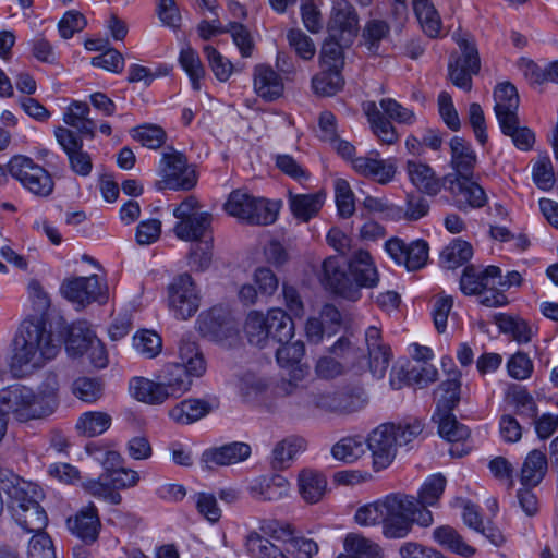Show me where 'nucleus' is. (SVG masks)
Instances as JSON below:
<instances>
[{
  "mask_svg": "<svg viewBox=\"0 0 558 558\" xmlns=\"http://www.w3.org/2000/svg\"><path fill=\"white\" fill-rule=\"evenodd\" d=\"M206 372V362L195 342L182 339L179 344V362L168 363L155 379L134 377L130 380V395L137 401L158 405L169 399H179L190 391L194 378Z\"/></svg>",
  "mask_w": 558,
  "mask_h": 558,
  "instance_id": "1",
  "label": "nucleus"
},
{
  "mask_svg": "<svg viewBox=\"0 0 558 558\" xmlns=\"http://www.w3.org/2000/svg\"><path fill=\"white\" fill-rule=\"evenodd\" d=\"M40 317L25 318L14 338V353L10 368L15 376H24L41 368L57 357L61 341L47 329Z\"/></svg>",
  "mask_w": 558,
  "mask_h": 558,
  "instance_id": "2",
  "label": "nucleus"
},
{
  "mask_svg": "<svg viewBox=\"0 0 558 558\" xmlns=\"http://www.w3.org/2000/svg\"><path fill=\"white\" fill-rule=\"evenodd\" d=\"M450 163L456 173L444 177V185L453 197L454 206L462 211L485 206L487 195L484 189L472 181L476 165L472 146L462 137L454 136L450 141Z\"/></svg>",
  "mask_w": 558,
  "mask_h": 558,
  "instance_id": "3",
  "label": "nucleus"
},
{
  "mask_svg": "<svg viewBox=\"0 0 558 558\" xmlns=\"http://www.w3.org/2000/svg\"><path fill=\"white\" fill-rule=\"evenodd\" d=\"M2 493L7 495V507L15 523L26 533L45 531L48 515L39 505L38 486L8 472L2 474Z\"/></svg>",
  "mask_w": 558,
  "mask_h": 558,
  "instance_id": "4",
  "label": "nucleus"
},
{
  "mask_svg": "<svg viewBox=\"0 0 558 558\" xmlns=\"http://www.w3.org/2000/svg\"><path fill=\"white\" fill-rule=\"evenodd\" d=\"M423 432V423L416 418L405 423H384L371 432L366 447L372 452L373 468L381 471L388 468L401 446L410 444Z\"/></svg>",
  "mask_w": 558,
  "mask_h": 558,
  "instance_id": "5",
  "label": "nucleus"
},
{
  "mask_svg": "<svg viewBox=\"0 0 558 558\" xmlns=\"http://www.w3.org/2000/svg\"><path fill=\"white\" fill-rule=\"evenodd\" d=\"M384 530L386 538H403L413 524L427 527L433 524V514L428 509H420L416 498L403 494H390L383 498Z\"/></svg>",
  "mask_w": 558,
  "mask_h": 558,
  "instance_id": "6",
  "label": "nucleus"
},
{
  "mask_svg": "<svg viewBox=\"0 0 558 558\" xmlns=\"http://www.w3.org/2000/svg\"><path fill=\"white\" fill-rule=\"evenodd\" d=\"M501 277L499 267L469 265L460 278V290L465 295H477L482 305L500 307L508 304L507 296L495 287L496 279Z\"/></svg>",
  "mask_w": 558,
  "mask_h": 558,
  "instance_id": "7",
  "label": "nucleus"
},
{
  "mask_svg": "<svg viewBox=\"0 0 558 558\" xmlns=\"http://www.w3.org/2000/svg\"><path fill=\"white\" fill-rule=\"evenodd\" d=\"M225 209L230 216L248 225L268 226L277 220L279 206L245 191L235 190L229 195Z\"/></svg>",
  "mask_w": 558,
  "mask_h": 558,
  "instance_id": "8",
  "label": "nucleus"
},
{
  "mask_svg": "<svg viewBox=\"0 0 558 558\" xmlns=\"http://www.w3.org/2000/svg\"><path fill=\"white\" fill-rule=\"evenodd\" d=\"M158 174L161 179L156 182V189L159 191H189L197 182L195 170L187 163L186 157L172 148L162 154Z\"/></svg>",
  "mask_w": 558,
  "mask_h": 558,
  "instance_id": "9",
  "label": "nucleus"
},
{
  "mask_svg": "<svg viewBox=\"0 0 558 558\" xmlns=\"http://www.w3.org/2000/svg\"><path fill=\"white\" fill-rule=\"evenodd\" d=\"M173 216L177 222L173 227L175 236L182 241H198L211 225V215L207 211H199V204L196 197L187 196L174 209Z\"/></svg>",
  "mask_w": 558,
  "mask_h": 558,
  "instance_id": "10",
  "label": "nucleus"
},
{
  "mask_svg": "<svg viewBox=\"0 0 558 558\" xmlns=\"http://www.w3.org/2000/svg\"><path fill=\"white\" fill-rule=\"evenodd\" d=\"M7 168L8 172L32 194L47 197L53 192L54 182L51 174L29 157L16 155L8 162Z\"/></svg>",
  "mask_w": 558,
  "mask_h": 558,
  "instance_id": "11",
  "label": "nucleus"
},
{
  "mask_svg": "<svg viewBox=\"0 0 558 558\" xmlns=\"http://www.w3.org/2000/svg\"><path fill=\"white\" fill-rule=\"evenodd\" d=\"M167 292L169 311L177 319L186 320L198 311L199 291L189 274L177 276L168 286Z\"/></svg>",
  "mask_w": 558,
  "mask_h": 558,
  "instance_id": "12",
  "label": "nucleus"
},
{
  "mask_svg": "<svg viewBox=\"0 0 558 558\" xmlns=\"http://www.w3.org/2000/svg\"><path fill=\"white\" fill-rule=\"evenodd\" d=\"M3 415H12L20 422L45 417L36 393L24 385H12L2 389Z\"/></svg>",
  "mask_w": 558,
  "mask_h": 558,
  "instance_id": "13",
  "label": "nucleus"
},
{
  "mask_svg": "<svg viewBox=\"0 0 558 558\" xmlns=\"http://www.w3.org/2000/svg\"><path fill=\"white\" fill-rule=\"evenodd\" d=\"M456 43L462 56H451L448 64L449 77L454 86L469 92L472 88V75L480 71L478 52L474 44L463 36H458Z\"/></svg>",
  "mask_w": 558,
  "mask_h": 558,
  "instance_id": "14",
  "label": "nucleus"
},
{
  "mask_svg": "<svg viewBox=\"0 0 558 558\" xmlns=\"http://www.w3.org/2000/svg\"><path fill=\"white\" fill-rule=\"evenodd\" d=\"M260 532L271 539L286 544L283 551L294 558H312L318 553V545L310 538L293 536L288 524L275 520H264L259 525Z\"/></svg>",
  "mask_w": 558,
  "mask_h": 558,
  "instance_id": "15",
  "label": "nucleus"
},
{
  "mask_svg": "<svg viewBox=\"0 0 558 558\" xmlns=\"http://www.w3.org/2000/svg\"><path fill=\"white\" fill-rule=\"evenodd\" d=\"M106 290L97 275L66 279L61 286L64 298L81 306L93 302L105 303L108 300Z\"/></svg>",
  "mask_w": 558,
  "mask_h": 558,
  "instance_id": "16",
  "label": "nucleus"
},
{
  "mask_svg": "<svg viewBox=\"0 0 558 558\" xmlns=\"http://www.w3.org/2000/svg\"><path fill=\"white\" fill-rule=\"evenodd\" d=\"M54 136L68 157L70 169L77 175L88 177L93 170V159L83 149L82 137L64 126L56 128Z\"/></svg>",
  "mask_w": 558,
  "mask_h": 558,
  "instance_id": "17",
  "label": "nucleus"
},
{
  "mask_svg": "<svg viewBox=\"0 0 558 558\" xmlns=\"http://www.w3.org/2000/svg\"><path fill=\"white\" fill-rule=\"evenodd\" d=\"M385 251L396 264L404 266L409 271L423 268L428 259V244L423 240L407 244L399 238H391L385 243Z\"/></svg>",
  "mask_w": 558,
  "mask_h": 558,
  "instance_id": "18",
  "label": "nucleus"
},
{
  "mask_svg": "<svg viewBox=\"0 0 558 558\" xmlns=\"http://www.w3.org/2000/svg\"><path fill=\"white\" fill-rule=\"evenodd\" d=\"M197 323L203 336L216 342L232 341L238 336L236 323L222 308L214 307L207 313L201 314Z\"/></svg>",
  "mask_w": 558,
  "mask_h": 558,
  "instance_id": "19",
  "label": "nucleus"
},
{
  "mask_svg": "<svg viewBox=\"0 0 558 558\" xmlns=\"http://www.w3.org/2000/svg\"><path fill=\"white\" fill-rule=\"evenodd\" d=\"M322 281L332 292L347 300L357 301L361 298V292L345 271L344 263L337 257L331 256L324 260Z\"/></svg>",
  "mask_w": 558,
  "mask_h": 558,
  "instance_id": "20",
  "label": "nucleus"
},
{
  "mask_svg": "<svg viewBox=\"0 0 558 558\" xmlns=\"http://www.w3.org/2000/svg\"><path fill=\"white\" fill-rule=\"evenodd\" d=\"M251 446L242 441H232L206 449L201 457L204 470L228 466L245 461L251 456Z\"/></svg>",
  "mask_w": 558,
  "mask_h": 558,
  "instance_id": "21",
  "label": "nucleus"
},
{
  "mask_svg": "<svg viewBox=\"0 0 558 558\" xmlns=\"http://www.w3.org/2000/svg\"><path fill=\"white\" fill-rule=\"evenodd\" d=\"M359 17L353 5L348 0H335L328 32L339 36L344 44H351L357 33Z\"/></svg>",
  "mask_w": 558,
  "mask_h": 558,
  "instance_id": "22",
  "label": "nucleus"
},
{
  "mask_svg": "<svg viewBox=\"0 0 558 558\" xmlns=\"http://www.w3.org/2000/svg\"><path fill=\"white\" fill-rule=\"evenodd\" d=\"M352 168L361 175L372 178L379 184H388L395 179L397 163L395 159H381L378 153L352 159Z\"/></svg>",
  "mask_w": 558,
  "mask_h": 558,
  "instance_id": "23",
  "label": "nucleus"
},
{
  "mask_svg": "<svg viewBox=\"0 0 558 558\" xmlns=\"http://www.w3.org/2000/svg\"><path fill=\"white\" fill-rule=\"evenodd\" d=\"M66 523L70 532L87 544L98 538L101 527L98 510L93 502L69 518Z\"/></svg>",
  "mask_w": 558,
  "mask_h": 558,
  "instance_id": "24",
  "label": "nucleus"
},
{
  "mask_svg": "<svg viewBox=\"0 0 558 558\" xmlns=\"http://www.w3.org/2000/svg\"><path fill=\"white\" fill-rule=\"evenodd\" d=\"M350 275L353 283L361 292L362 288L372 289L379 282V272L375 262L367 251H356L349 262Z\"/></svg>",
  "mask_w": 558,
  "mask_h": 558,
  "instance_id": "25",
  "label": "nucleus"
},
{
  "mask_svg": "<svg viewBox=\"0 0 558 558\" xmlns=\"http://www.w3.org/2000/svg\"><path fill=\"white\" fill-rule=\"evenodd\" d=\"M405 172L410 182L421 192L435 196L444 185V181L436 175L430 166L421 161L411 159L405 162Z\"/></svg>",
  "mask_w": 558,
  "mask_h": 558,
  "instance_id": "26",
  "label": "nucleus"
},
{
  "mask_svg": "<svg viewBox=\"0 0 558 558\" xmlns=\"http://www.w3.org/2000/svg\"><path fill=\"white\" fill-rule=\"evenodd\" d=\"M365 342L369 355V369L374 377L383 378L389 366V348L383 343L381 331L376 326H371L365 331Z\"/></svg>",
  "mask_w": 558,
  "mask_h": 558,
  "instance_id": "27",
  "label": "nucleus"
},
{
  "mask_svg": "<svg viewBox=\"0 0 558 558\" xmlns=\"http://www.w3.org/2000/svg\"><path fill=\"white\" fill-rule=\"evenodd\" d=\"M289 481L281 475L271 477L260 476L253 480L248 486L252 498L258 501H277L288 496Z\"/></svg>",
  "mask_w": 558,
  "mask_h": 558,
  "instance_id": "28",
  "label": "nucleus"
},
{
  "mask_svg": "<svg viewBox=\"0 0 558 558\" xmlns=\"http://www.w3.org/2000/svg\"><path fill=\"white\" fill-rule=\"evenodd\" d=\"M283 81L274 69L265 64L255 66L254 90L259 97L272 101L283 94Z\"/></svg>",
  "mask_w": 558,
  "mask_h": 558,
  "instance_id": "29",
  "label": "nucleus"
},
{
  "mask_svg": "<svg viewBox=\"0 0 558 558\" xmlns=\"http://www.w3.org/2000/svg\"><path fill=\"white\" fill-rule=\"evenodd\" d=\"M306 449V440L300 436H289L276 442L270 454L274 470L288 469L298 454Z\"/></svg>",
  "mask_w": 558,
  "mask_h": 558,
  "instance_id": "30",
  "label": "nucleus"
},
{
  "mask_svg": "<svg viewBox=\"0 0 558 558\" xmlns=\"http://www.w3.org/2000/svg\"><path fill=\"white\" fill-rule=\"evenodd\" d=\"M548 470L546 454L539 449L531 450L523 460L519 480L524 487H536L544 480Z\"/></svg>",
  "mask_w": 558,
  "mask_h": 558,
  "instance_id": "31",
  "label": "nucleus"
},
{
  "mask_svg": "<svg viewBox=\"0 0 558 558\" xmlns=\"http://www.w3.org/2000/svg\"><path fill=\"white\" fill-rule=\"evenodd\" d=\"M326 199V194L322 191L310 194H294L289 192V207L292 215L307 222L320 211Z\"/></svg>",
  "mask_w": 558,
  "mask_h": 558,
  "instance_id": "32",
  "label": "nucleus"
},
{
  "mask_svg": "<svg viewBox=\"0 0 558 558\" xmlns=\"http://www.w3.org/2000/svg\"><path fill=\"white\" fill-rule=\"evenodd\" d=\"M495 113L498 123H505L518 118L519 95L514 85L502 83L497 86L494 93Z\"/></svg>",
  "mask_w": 558,
  "mask_h": 558,
  "instance_id": "33",
  "label": "nucleus"
},
{
  "mask_svg": "<svg viewBox=\"0 0 558 558\" xmlns=\"http://www.w3.org/2000/svg\"><path fill=\"white\" fill-rule=\"evenodd\" d=\"M213 410L211 404L203 399H185L169 410V417L181 425L199 421Z\"/></svg>",
  "mask_w": 558,
  "mask_h": 558,
  "instance_id": "34",
  "label": "nucleus"
},
{
  "mask_svg": "<svg viewBox=\"0 0 558 558\" xmlns=\"http://www.w3.org/2000/svg\"><path fill=\"white\" fill-rule=\"evenodd\" d=\"M90 109L86 102L73 100L63 116L66 125L75 129L81 137L85 135L89 138L95 137L96 122L89 117Z\"/></svg>",
  "mask_w": 558,
  "mask_h": 558,
  "instance_id": "35",
  "label": "nucleus"
},
{
  "mask_svg": "<svg viewBox=\"0 0 558 558\" xmlns=\"http://www.w3.org/2000/svg\"><path fill=\"white\" fill-rule=\"evenodd\" d=\"M305 354L304 343L300 340L294 342H283L276 351V359L278 364L282 368L292 369V378L295 380L302 379L306 371L303 365L300 364L301 360Z\"/></svg>",
  "mask_w": 558,
  "mask_h": 558,
  "instance_id": "36",
  "label": "nucleus"
},
{
  "mask_svg": "<svg viewBox=\"0 0 558 558\" xmlns=\"http://www.w3.org/2000/svg\"><path fill=\"white\" fill-rule=\"evenodd\" d=\"M96 339L97 336L88 327L86 322L74 323L68 330L65 350L72 357L81 356L88 352L92 347V340Z\"/></svg>",
  "mask_w": 558,
  "mask_h": 558,
  "instance_id": "37",
  "label": "nucleus"
},
{
  "mask_svg": "<svg viewBox=\"0 0 558 558\" xmlns=\"http://www.w3.org/2000/svg\"><path fill=\"white\" fill-rule=\"evenodd\" d=\"M494 323L500 332L510 335L518 343H529L535 333L533 326L519 316L499 313L495 315Z\"/></svg>",
  "mask_w": 558,
  "mask_h": 558,
  "instance_id": "38",
  "label": "nucleus"
},
{
  "mask_svg": "<svg viewBox=\"0 0 558 558\" xmlns=\"http://www.w3.org/2000/svg\"><path fill=\"white\" fill-rule=\"evenodd\" d=\"M298 486L302 498L306 502L316 504L326 493L327 481L322 473L305 469L299 474Z\"/></svg>",
  "mask_w": 558,
  "mask_h": 558,
  "instance_id": "39",
  "label": "nucleus"
},
{
  "mask_svg": "<svg viewBox=\"0 0 558 558\" xmlns=\"http://www.w3.org/2000/svg\"><path fill=\"white\" fill-rule=\"evenodd\" d=\"M433 539L441 547L470 558L475 555L476 549L466 544L456 529L450 525H441L433 531Z\"/></svg>",
  "mask_w": 558,
  "mask_h": 558,
  "instance_id": "40",
  "label": "nucleus"
},
{
  "mask_svg": "<svg viewBox=\"0 0 558 558\" xmlns=\"http://www.w3.org/2000/svg\"><path fill=\"white\" fill-rule=\"evenodd\" d=\"M343 547L347 551L344 555L350 558L385 557V551L379 544L359 533H349L343 541Z\"/></svg>",
  "mask_w": 558,
  "mask_h": 558,
  "instance_id": "41",
  "label": "nucleus"
},
{
  "mask_svg": "<svg viewBox=\"0 0 558 558\" xmlns=\"http://www.w3.org/2000/svg\"><path fill=\"white\" fill-rule=\"evenodd\" d=\"M263 532H250L245 537V549L252 558H289L283 549L269 541Z\"/></svg>",
  "mask_w": 558,
  "mask_h": 558,
  "instance_id": "42",
  "label": "nucleus"
},
{
  "mask_svg": "<svg viewBox=\"0 0 558 558\" xmlns=\"http://www.w3.org/2000/svg\"><path fill=\"white\" fill-rule=\"evenodd\" d=\"M414 13L423 32L430 38L440 36L441 19L430 0H412Z\"/></svg>",
  "mask_w": 558,
  "mask_h": 558,
  "instance_id": "43",
  "label": "nucleus"
},
{
  "mask_svg": "<svg viewBox=\"0 0 558 558\" xmlns=\"http://www.w3.org/2000/svg\"><path fill=\"white\" fill-rule=\"evenodd\" d=\"M267 328L269 329V340L272 339L279 343L288 342L294 336V323L281 308L268 311Z\"/></svg>",
  "mask_w": 558,
  "mask_h": 558,
  "instance_id": "44",
  "label": "nucleus"
},
{
  "mask_svg": "<svg viewBox=\"0 0 558 558\" xmlns=\"http://www.w3.org/2000/svg\"><path fill=\"white\" fill-rule=\"evenodd\" d=\"M460 373L453 371L450 377L439 386L441 392L434 414H452V410L460 401Z\"/></svg>",
  "mask_w": 558,
  "mask_h": 558,
  "instance_id": "45",
  "label": "nucleus"
},
{
  "mask_svg": "<svg viewBox=\"0 0 558 558\" xmlns=\"http://www.w3.org/2000/svg\"><path fill=\"white\" fill-rule=\"evenodd\" d=\"M366 439L362 436H347L331 448L332 457L343 463H354L366 452Z\"/></svg>",
  "mask_w": 558,
  "mask_h": 558,
  "instance_id": "46",
  "label": "nucleus"
},
{
  "mask_svg": "<svg viewBox=\"0 0 558 558\" xmlns=\"http://www.w3.org/2000/svg\"><path fill=\"white\" fill-rule=\"evenodd\" d=\"M244 333L251 344L258 348H265L269 341L267 314L265 315L258 311H251L244 323Z\"/></svg>",
  "mask_w": 558,
  "mask_h": 558,
  "instance_id": "47",
  "label": "nucleus"
},
{
  "mask_svg": "<svg viewBox=\"0 0 558 558\" xmlns=\"http://www.w3.org/2000/svg\"><path fill=\"white\" fill-rule=\"evenodd\" d=\"M111 425V416L106 412L89 411L83 413L76 424L77 433L85 437H95L104 434Z\"/></svg>",
  "mask_w": 558,
  "mask_h": 558,
  "instance_id": "48",
  "label": "nucleus"
},
{
  "mask_svg": "<svg viewBox=\"0 0 558 558\" xmlns=\"http://www.w3.org/2000/svg\"><path fill=\"white\" fill-rule=\"evenodd\" d=\"M349 45L344 44L339 36H331L329 34V37L322 47L320 68L341 72L344 64L343 48Z\"/></svg>",
  "mask_w": 558,
  "mask_h": 558,
  "instance_id": "49",
  "label": "nucleus"
},
{
  "mask_svg": "<svg viewBox=\"0 0 558 558\" xmlns=\"http://www.w3.org/2000/svg\"><path fill=\"white\" fill-rule=\"evenodd\" d=\"M473 255V248L466 241L456 239L450 242L440 254V264L447 269H456L469 259Z\"/></svg>",
  "mask_w": 558,
  "mask_h": 558,
  "instance_id": "50",
  "label": "nucleus"
},
{
  "mask_svg": "<svg viewBox=\"0 0 558 558\" xmlns=\"http://www.w3.org/2000/svg\"><path fill=\"white\" fill-rule=\"evenodd\" d=\"M432 418L438 424L439 435L449 442H461L470 436V429L459 423L453 414H433Z\"/></svg>",
  "mask_w": 558,
  "mask_h": 558,
  "instance_id": "51",
  "label": "nucleus"
},
{
  "mask_svg": "<svg viewBox=\"0 0 558 558\" xmlns=\"http://www.w3.org/2000/svg\"><path fill=\"white\" fill-rule=\"evenodd\" d=\"M27 293L32 312L26 318L40 317L44 322H47L48 311L51 306V300L48 292L38 280L32 279L27 286Z\"/></svg>",
  "mask_w": 558,
  "mask_h": 558,
  "instance_id": "52",
  "label": "nucleus"
},
{
  "mask_svg": "<svg viewBox=\"0 0 558 558\" xmlns=\"http://www.w3.org/2000/svg\"><path fill=\"white\" fill-rule=\"evenodd\" d=\"M446 483V477L440 473L428 476L418 492L416 499L418 508L426 509L429 506H436L444 494Z\"/></svg>",
  "mask_w": 558,
  "mask_h": 558,
  "instance_id": "53",
  "label": "nucleus"
},
{
  "mask_svg": "<svg viewBox=\"0 0 558 558\" xmlns=\"http://www.w3.org/2000/svg\"><path fill=\"white\" fill-rule=\"evenodd\" d=\"M389 34L390 26L386 21L378 19L369 20L363 28V45L371 53L377 54L381 41L387 39Z\"/></svg>",
  "mask_w": 558,
  "mask_h": 558,
  "instance_id": "54",
  "label": "nucleus"
},
{
  "mask_svg": "<svg viewBox=\"0 0 558 558\" xmlns=\"http://www.w3.org/2000/svg\"><path fill=\"white\" fill-rule=\"evenodd\" d=\"M179 62L189 75L192 87L198 90L201 88V80L205 75V69L198 53L190 46H186L180 52Z\"/></svg>",
  "mask_w": 558,
  "mask_h": 558,
  "instance_id": "55",
  "label": "nucleus"
},
{
  "mask_svg": "<svg viewBox=\"0 0 558 558\" xmlns=\"http://www.w3.org/2000/svg\"><path fill=\"white\" fill-rule=\"evenodd\" d=\"M343 86L341 72L337 70L322 71L312 80V87L315 94L320 96H332Z\"/></svg>",
  "mask_w": 558,
  "mask_h": 558,
  "instance_id": "56",
  "label": "nucleus"
},
{
  "mask_svg": "<svg viewBox=\"0 0 558 558\" xmlns=\"http://www.w3.org/2000/svg\"><path fill=\"white\" fill-rule=\"evenodd\" d=\"M59 389L58 377L56 374H48L39 386L36 399L41 407L45 416L50 415L57 408V392Z\"/></svg>",
  "mask_w": 558,
  "mask_h": 558,
  "instance_id": "57",
  "label": "nucleus"
},
{
  "mask_svg": "<svg viewBox=\"0 0 558 558\" xmlns=\"http://www.w3.org/2000/svg\"><path fill=\"white\" fill-rule=\"evenodd\" d=\"M335 199L339 215L342 218L351 217L355 211L354 194L344 179L338 178L333 182Z\"/></svg>",
  "mask_w": 558,
  "mask_h": 558,
  "instance_id": "58",
  "label": "nucleus"
},
{
  "mask_svg": "<svg viewBox=\"0 0 558 558\" xmlns=\"http://www.w3.org/2000/svg\"><path fill=\"white\" fill-rule=\"evenodd\" d=\"M501 132L511 137L517 148L521 150H529L532 148L535 136L534 133L526 126L519 125V118H514L513 122H505L499 124Z\"/></svg>",
  "mask_w": 558,
  "mask_h": 558,
  "instance_id": "59",
  "label": "nucleus"
},
{
  "mask_svg": "<svg viewBox=\"0 0 558 558\" xmlns=\"http://www.w3.org/2000/svg\"><path fill=\"white\" fill-rule=\"evenodd\" d=\"M83 488L87 494L104 499L111 505H119L122 499L119 492H113L108 478H104V473H101L98 478L84 481Z\"/></svg>",
  "mask_w": 558,
  "mask_h": 558,
  "instance_id": "60",
  "label": "nucleus"
},
{
  "mask_svg": "<svg viewBox=\"0 0 558 558\" xmlns=\"http://www.w3.org/2000/svg\"><path fill=\"white\" fill-rule=\"evenodd\" d=\"M317 410L330 413L350 411L349 396L343 392H315Z\"/></svg>",
  "mask_w": 558,
  "mask_h": 558,
  "instance_id": "61",
  "label": "nucleus"
},
{
  "mask_svg": "<svg viewBox=\"0 0 558 558\" xmlns=\"http://www.w3.org/2000/svg\"><path fill=\"white\" fill-rule=\"evenodd\" d=\"M131 135L143 146L159 148L166 142V132L158 125L145 124L131 130Z\"/></svg>",
  "mask_w": 558,
  "mask_h": 558,
  "instance_id": "62",
  "label": "nucleus"
},
{
  "mask_svg": "<svg viewBox=\"0 0 558 558\" xmlns=\"http://www.w3.org/2000/svg\"><path fill=\"white\" fill-rule=\"evenodd\" d=\"M27 558H57L51 537L45 531L34 533L27 544Z\"/></svg>",
  "mask_w": 558,
  "mask_h": 558,
  "instance_id": "63",
  "label": "nucleus"
},
{
  "mask_svg": "<svg viewBox=\"0 0 558 558\" xmlns=\"http://www.w3.org/2000/svg\"><path fill=\"white\" fill-rule=\"evenodd\" d=\"M354 521L360 526L384 525V502L383 498L357 508Z\"/></svg>",
  "mask_w": 558,
  "mask_h": 558,
  "instance_id": "64",
  "label": "nucleus"
}]
</instances>
